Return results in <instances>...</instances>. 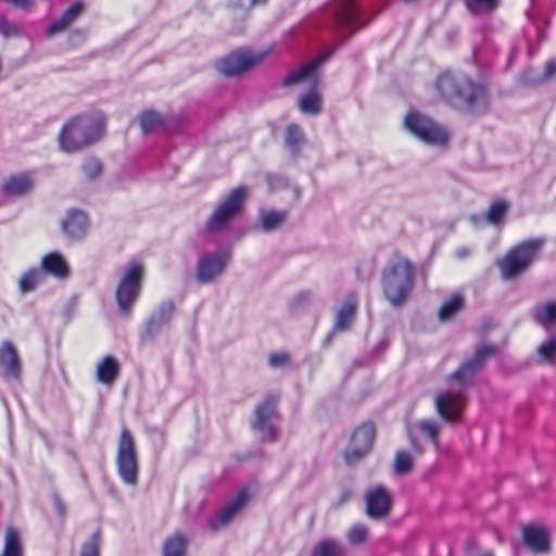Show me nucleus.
I'll use <instances>...</instances> for the list:
<instances>
[{
  "mask_svg": "<svg viewBox=\"0 0 556 556\" xmlns=\"http://www.w3.org/2000/svg\"><path fill=\"white\" fill-rule=\"evenodd\" d=\"M494 353L495 349L490 344L479 346L475 354L450 376V390L437 393L434 407L444 421L453 424L459 420L466 401L465 391L470 386L472 377Z\"/></svg>",
  "mask_w": 556,
  "mask_h": 556,
  "instance_id": "f257e3e1",
  "label": "nucleus"
},
{
  "mask_svg": "<svg viewBox=\"0 0 556 556\" xmlns=\"http://www.w3.org/2000/svg\"><path fill=\"white\" fill-rule=\"evenodd\" d=\"M104 122L102 114L81 115L72 118L60 132L61 150L72 153L94 143L104 134Z\"/></svg>",
  "mask_w": 556,
  "mask_h": 556,
  "instance_id": "f03ea898",
  "label": "nucleus"
},
{
  "mask_svg": "<svg viewBox=\"0 0 556 556\" xmlns=\"http://www.w3.org/2000/svg\"><path fill=\"white\" fill-rule=\"evenodd\" d=\"M414 285V268L406 258L396 256L382 271L381 288L384 299L392 307H401Z\"/></svg>",
  "mask_w": 556,
  "mask_h": 556,
  "instance_id": "7ed1b4c3",
  "label": "nucleus"
},
{
  "mask_svg": "<svg viewBox=\"0 0 556 556\" xmlns=\"http://www.w3.org/2000/svg\"><path fill=\"white\" fill-rule=\"evenodd\" d=\"M329 58V53H324L305 64L298 70L289 73L283 79V86H293L300 83L308 85L312 90L302 96L299 100V108L302 113L308 115H316L321 110L320 96L317 92L319 85L318 67Z\"/></svg>",
  "mask_w": 556,
  "mask_h": 556,
  "instance_id": "20e7f679",
  "label": "nucleus"
},
{
  "mask_svg": "<svg viewBox=\"0 0 556 556\" xmlns=\"http://www.w3.org/2000/svg\"><path fill=\"white\" fill-rule=\"evenodd\" d=\"M405 129L427 146L443 147L448 142L447 129L418 111H409L404 118Z\"/></svg>",
  "mask_w": 556,
  "mask_h": 556,
  "instance_id": "39448f33",
  "label": "nucleus"
},
{
  "mask_svg": "<svg viewBox=\"0 0 556 556\" xmlns=\"http://www.w3.org/2000/svg\"><path fill=\"white\" fill-rule=\"evenodd\" d=\"M143 266L138 262L125 265L115 289V300L122 314L130 315L141 292Z\"/></svg>",
  "mask_w": 556,
  "mask_h": 556,
  "instance_id": "423d86ee",
  "label": "nucleus"
},
{
  "mask_svg": "<svg viewBox=\"0 0 556 556\" xmlns=\"http://www.w3.org/2000/svg\"><path fill=\"white\" fill-rule=\"evenodd\" d=\"M543 242L542 239H529L510 249L498 263L503 277L513 279L527 270L538 257Z\"/></svg>",
  "mask_w": 556,
  "mask_h": 556,
  "instance_id": "0eeeda50",
  "label": "nucleus"
},
{
  "mask_svg": "<svg viewBox=\"0 0 556 556\" xmlns=\"http://www.w3.org/2000/svg\"><path fill=\"white\" fill-rule=\"evenodd\" d=\"M116 469L121 480L129 486L138 483L139 462L136 443L127 428H123L116 447Z\"/></svg>",
  "mask_w": 556,
  "mask_h": 556,
  "instance_id": "6e6552de",
  "label": "nucleus"
},
{
  "mask_svg": "<svg viewBox=\"0 0 556 556\" xmlns=\"http://www.w3.org/2000/svg\"><path fill=\"white\" fill-rule=\"evenodd\" d=\"M248 195L249 188L245 186H239L230 190L229 193L220 200L207 219L206 229L210 232L223 230L232 218L240 214Z\"/></svg>",
  "mask_w": 556,
  "mask_h": 556,
  "instance_id": "1a4fd4ad",
  "label": "nucleus"
},
{
  "mask_svg": "<svg viewBox=\"0 0 556 556\" xmlns=\"http://www.w3.org/2000/svg\"><path fill=\"white\" fill-rule=\"evenodd\" d=\"M332 24L344 33H353L368 22V15L356 0H334L330 7Z\"/></svg>",
  "mask_w": 556,
  "mask_h": 556,
  "instance_id": "9d476101",
  "label": "nucleus"
},
{
  "mask_svg": "<svg viewBox=\"0 0 556 556\" xmlns=\"http://www.w3.org/2000/svg\"><path fill=\"white\" fill-rule=\"evenodd\" d=\"M231 253L225 249L203 253L197 262L195 279L201 285L215 282L230 262Z\"/></svg>",
  "mask_w": 556,
  "mask_h": 556,
  "instance_id": "9b49d317",
  "label": "nucleus"
},
{
  "mask_svg": "<svg viewBox=\"0 0 556 556\" xmlns=\"http://www.w3.org/2000/svg\"><path fill=\"white\" fill-rule=\"evenodd\" d=\"M456 110L471 116L486 113L490 109V94L486 87L468 78V87L462 89Z\"/></svg>",
  "mask_w": 556,
  "mask_h": 556,
  "instance_id": "f8f14e48",
  "label": "nucleus"
},
{
  "mask_svg": "<svg viewBox=\"0 0 556 556\" xmlns=\"http://www.w3.org/2000/svg\"><path fill=\"white\" fill-rule=\"evenodd\" d=\"M176 314V305L172 300L162 301L150 314L140 331L143 343L153 341L166 329Z\"/></svg>",
  "mask_w": 556,
  "mask_h": 556,
  "instance_id": "ddd939ff",
  "label": "nucleus"
},
{
  "mask_svg": "<svg viewBox=\"0 0 556 556\" xmlns=\"http://www.w3.org/2000/svg\"><path fill=\"white\" fill-rule=\"evenodd\" d=\"M469 76L446 71L438 75L434 80V89L442 101L456 110L462 89L468 87Z\"/></svg>",
  "mask_w": 556,
  "mask_h": 556,
  "instance_id": "4468645a",
  "label": "nucleus"
},
{
  "mask_svg": "<svg viewBox=\"0 0 556 556\" xmlns=\"http://www.w3.org/2000/svg\"><path fill=\"white\" fill-rule=\"evenodd\" d=\"M278 400L279 396L277 394H267L254 410L252 428L258 432L263 439L268 441H274L276 438L273 420L276 416Z\"/></svg>",
  "mask_w": 556,
  "mask_h": 556,
  "instance_id": "2eb2a0df",
  "label": "nucleus"
},
{
  "mask_svg": "<svg viewBox=\"0 0 556 556\" xmlns=\"http://www.w3.org/2000/svg\"><path fill=\"white\" fill-rule=\"evenodd\" d=\"M375 439V429L371 424H364L356 428L351 437L350 446L344 453V459L352 465L359 462L370 450Z\"/></svg>",
  "mask_w": 556,
  "mask_h": 556,
  "instance_id": "dca6fc26",
  "label": "nucleus"
},
{
  "mask_svg": "<svg viewBox=\"0 0 556 556\" xmlns=\"http://www.w3.org/2000/svg\"><path fill=\"white\" fill-rule=\"evenodd\" d=\"M264 56V53L235 51L219 61L218 70L226 76H236L261 62Z\"/></svg>",
  "mask_w": 556,
  "mask_h": 556,
  "instance_id": "f3484780",
  "label": "nucleus"
},
{
  "mask_svg": "<svg viewBox=\"0 0 556 556\" xmlns=\"http://www.w3.org/2000/svg\"><path fill=\"white\" fill-rule=\"evenodd\" d=\"M249 498L248 492L240 490L218 513L208 519V528L216 532L228 526L244 507Z\"/></svg>",
  "mask_w": 556,
  "mask_h": 556,
  "instance_id": "a211bd4d",
  "label": "nucleus"
},
{
  "mask_svg": "<svg viewBox=\"0 0 556 556\" xmlns=\"http://www.w3.org/2000/svg\"><path fill=\"white\" fill-rule=\"evenodd\" d=\"M392 506V498L383 486H376L366 494V513L372 519L383 518Z\"/></svg>",
  "mask_w": 556,
  "mask_h": 556,
  "instance_id": "6ab92c4d",
  "label": "nucleus"
},
{
  "mask_svg": "<svg viewBox=\"0 0 556 556\" xmlns=\"http://www.w3.org/2000/svg\"><path fill=\"white\" fill-rule=\"evenodd\" d=\"M525 544L534 553H546L549 549V534L540 526H526L522 528Z\"/></svg>",
  "mask_w": 556,
  "mask_h": 556,
  "instance_id": "aec40b11",
  "label": "nucleus"
},
{
  "mask_svg": "<svg viewBox=\"0 0 556 556\" xmlns=\"http://www.w3.org/2000/svg\"><path fill=\"white\" fill-rule=\"evenodd\" d=\"M88 228V219L84 212L72 210L62 222L64 233L71 239H81Z\"/></svg>",
  "mask_w": 556,
  "mask_h": 556,
  "instance_id": "412c9836",
  "label": "nucleus"
},
{
  "mask_svg": "<svg viewBox=\"0 0 556 556\" xmlns=\"http://www.w3.org/2000/svg\"><path fill=\"white\" fill-rule=\"evenodd\" d=\"M0 366L8 378L17 379L21 374V363L17 352L11 342H3L0 346Z\"/></svg>",
  "mask_w": 556,
  "mask_h": 556,
  "instance_id": "4be33fe9",
  "label": "nucleus"
},
{
  "mask_svg": "<svg viewBox=\"0 0 556 556\" xmlns=\"http://www.w3.org/2000/svg\"><path fill=\"white\" fill-rule=\"evenodd\" d=\"M34 187L30 174L20 173L10 176L2 185V192L7 197H21L28 193Z\"/></svg>",
  "mask_w": 556,
  "mask_h": 556,
  "instance_id": "5701e85b",
  "label": "nucleus"
},
{
  "mask_svg": "<svg viewBox=\"0 0 556 556\" xmlns=\"http://www.w3.org/2000/svg\"><path fill=\"white\" fill-rule=\"evenodd\" d=\"M357 300L354 294H349L336 313L333 331H345L354 320Z\"/></svg>",
  "mask_w": 556,
  "mask_h": 556,
  "instance_id": "b1692460",
  "label": "nucleus"
},
{
  "mask_svg": "<svg viewBox=\"0 0 556 556\" xmlns=\"http://www.w3.org/2000/svg\"><path fill=\"white\" fill-rule=\"evenodd\" d=\"M84 3L77 1L71 4L63 14L54 20L47 28V34L53 36L66 29L84 12Z\"/></svg>",
  "mask_w": 556,
  "mask_h": 556,
  "instance_id": "393cba45",
  "label": "nucleus"
},
{
  "mask_svg": "<svg viewBox=\"0 0 556 556\" xmlns=\"http://www.w3.org/2000/svg\"><path fill=\"white\" fill-rule=\"evenodd\" d=\"M40 270L42 274L46 273L60 279H63L68 275V266L65 260L56 252L48 253L42 257Z\"/></svg>",
  "mask_w": 556,
  "mask_h": 556,
  "instance_id": "a878e982",
  "label": "nucleus"
},
{
  "mask_svg": "<svg viewBox=\"0 0 556 556\" xmlns=\"http://www.w3.org/2000/svg\"><path fill=\"white\" fill-rule=\"evenodd\" d=\"M119 365L113 356H105L97 365V379L104 384H111L118 375Z\"/></svg>",
  "mask_w": 556,
  "mask_h": 556,
  "instance_id": "bb28decb",
  "label": "nucleus"
},
{
  "mask_svg": "<svg viewBox=\"0 0 556 556\" xmlns=\"http://www.w3.org/2000/svg\"><path fill=\"white\" fill-rule=\"evenodd\" d=\"M187 545V536L177 532L164 541L162 556H186Z\"/></svg>",
  "mask_w": 556,
  "mask_h": 556,
  "instance_id": "cd10ccee",
  "label": "nucleus"
},
{
  "mask_svg": "<svg viewBox=\"0 0 556 556\" xmlns=\"http://www.w3.org/2000/svg\"><path fill=\"white\" fill-rule=\"evenodd\" d=\"M533 318L536 324L544 328L556 325V302H547L536 306L533 311Z\"/></svg>",
  "mask_w": 556,
  "mask_h": 556,
  "instance_id": "c85d7f7f",
  "label": "nucleus"
},
{
  "mask_svg": "<svg viewBox=\"0 0 556 556\" xmlns=\"http://www.w3.org/2000/svg\"><path fill=\"white\" fill-rule=\"evenodd\" d=\"M464 307V296L455 293L445 300L439 309V319L447 321L452 319Z\"/></svg>",
  "mask_w": 556,
  "mask_h": 556,
  "instance_id": "c756f323",
  "label": "nucleus"
},
{
  "mask_svg": "<svg viewBox=\"0 0 556 556\" xmlns=\"http://www.w3.org/2000/svg\"><path fill=\"white\" fill-rule=\"evenodd\" d=\"M287 219L283 211L262 210L260 212V224L264 231H273L281 226Z\"/></svg>",
  "mask_w": 556,
  "mask_h": 556,
  "instance_id": "7c9ffc66",
  "label": "nucleus"
},
{
  "mask_svg": "<svg viewBox=\"0 0 556 556\" xmlns=\"http://www.w3.org/2000/svg\"><path fill=\"white\" fill-rule=\"evenodd\" d=\"M42 277L43 274L38 268H31L25 271L18 280V289L21 293L25 294L33 291L36 288V286L40 282Z\"/></svg>",
  "mask_w": 556,
  "mask_h": 556,
  "instance_id": "2f4dec72",
  "label": "nucleus"
},
{
  "mask_svg": "<svg viewBox=\"0 0 556 556\" xmlns=\"http://www.w3.org/2000/svg\"><path fill=\"white\" fill-rule=\"evenodd\" d=\"M508 204L504 200L494 201L484 214L485 220L494 226L500 225L507 212Z\"/></svg>",
  "mask_w": 556,
  "mask_h": 556,
  "instance_id": "473e14b6",
  "label": "nucleus"
},
{
  "mask_svg": "<svg viewBox=\"0 0 556 556\" xmlns=\"http://www.w3.org/2000/svg\"><path fill=\"white\" fill-rule=\"evenodd\" d=\"M162 116L154 111H146L139 118V125L144 135L156 131L162 127Z\"/></svg>",
  "mask_w": 556,
  "mask_h": 556,
  "instance_id": "72a5a7b5",
  "label": "nucleus"
},
{
  "mask_svg": "<svg viewBox=\"0 0 556 556\" xmlns=\"http://www.w3.org/2000/svg\"><path fill=\"white\" fill-rule=\"evenodd\" d=\"M466 9L475 15H483L498 7L500 0H464Z\"/></svg>",
  "mask_w": 556,
  "mask_h": 556,
  "instance_id": "f704fd0d",
  "label": "nucleus"
},
{
  "mask_svg": "<svg viewBox=\"0 0 556 556\" xmlns=\"http://www.w3.org/2000/svg\"><path fill=\"white\" fill-rule=\"evenodd\" d=\"M312 556H343V548L338 541L326 539L315 546Z\"/></svg>",
  "mask_w": 556,
  "mask_h": 556,
  "instance_id": "c9c22d12",
  "label": "nucleus"
},
{
  "mask_svg": "<svg viewBox=\"0 0 556 556\" xmlns=\"http://www.w3.org/2000/svg\"><path fill=\"white\" fill-rule=\"evenodd\" d=\"M285 142L292 154L298 153L303 143V134L299 126L291 124L287 127Z\"/></svg>",
  "mask_w": 556,
  "mask_h": 556,
  "instance_id": "e433bc0d",
  "label": "nucleus"
},
{
  "mask_svg": "<svg viewBox=\"0 0 556 556\" xmlns=\"http://www.w3.org/2000/svg\"><path fill=\"white\" fill-rule=\"evenodd\" d=\"M1 556H22L18 533L13 528L7 530Z\"/></svg>",
  "mask_w": 556,
  "mask_h": 556,
  "instance_id": "4c0bfd02",
  "label": "nucleus"
},
{
  "mask_svg": "<svg viewBox=\"0 0 556 556\" xmlns=\"http://www.w3.org/2000/svg\"><path fill=\"white\" fill-rule=\"evenodd\" d=\"M0 35L4 38L20 37L23 35L22 26L0 15Z\"/></svg>",
  "mask_w": 556,
  "mask_h": 556,
  "instance_id": "58836bf2",
  "label": "nucleus"
},
{
  "mask_svg": "<svg viewBox=\"0 0 556 556\" xmlns=\"http://www.w3.org/2000/svg\"><path fill=\"white\" fill-rule=\"evenodd\" d=\"M539 356L547 363H553L556 358V337L548 338L538 348Z\"/></svg>",
  "mask_w": 556,
  "mask_h": 556,
  "instance_id": "ea45409f",
  "label": "nucleus"
},
{
  "mask_svg": "<svg viewBox=\"0 0 556 556\" xmlns=\"http://www.w3.org/2000/svg\"><path fill=\"white\" fill-rule=\"evenodd\" d=\"M368 538V529L365 525L355 523L346 533V539L352 545L364 543Z\"/></svg>",
  "mask_w": 556,
  "mask_h": 556,
  "instance_id": "a19ab883",
  "label": "nucleus"
},
{
  "mask_svg": "<svg viewBox=\"0 0 556 556\" xmlns=\"http://www.w3.org/2000/svg\"><path fill=\"white\" fill-rule=\"evenodd\" d=\"M417 429L427 434L433 445H439L440 425L434 420H421Z\"/></svg>",
  "mask_w": 556,
  "mask_h": 556,
  "instance_id": "79ce46f5",
  "label": "nucleus"
},
{
  "mask_svg": "<svg viewBox=\"0 0 556 556\" xmlns=\"http://www.w3.org/2000/svg\"><path fill=\"white\" fill-rule=\"evenodd\" d=\"M413 466V458L409 453L405 451H399L394 459V470L399 475L407 473Z\"/></svg>",
  "mask_w": 556,
  "mask_h": 556,
  "instance_id": "37998d69",
  "label": "nucleus"
},
{
  "mask_svg": "<svg viewBox=\"0 0 556 556\" xmlns=\"http://www.w3.org/2000/svg\"><path fill=\"white\" fill-rule=\"evenodd\" d=\"M81 169L85 177L89 180H92L100 176L102 166L99 160L90 157L84 162Z\"/></svg>",
  "mask_w": 556,
  "mask_h": 556,
  "instance_id": "c03bdc74",
  "label": "nucleus"
},
{
  "mask_svg": "<svg viewBox=\"0 0 556 556\" xmlns=\"http://www.w3.org/2000/svg\"><path fill=\"white\" fill-rule=\"evenodd\" d=\"M556 76V58L549 59L543 68V72L540 76L533 79L534 84H544L549 81Z\"/></svg>",
  "mask_w": 556,
  "mask_h": 556,
  "instance_id": "a18cd8bd",
  "label": "nucleus"
},
{
  "mask_svg": "<svg viewBox=\"0 0 556 556\" xmlns=\"http://www.w3.org/2000/svg\"><path fill=\"white\" fill-rule=\"evenodd\" d=\"M314 300V296L311 292L303 291L294 295V298L290 302V308L293 312H298L307 305H309Z\"/></svg>",
  "mask_w": 556,
  "mask_h": 556,
  "instance_id": "49530a36",
  "label": "nucleus"
},
{
  "mask_svg": "<svg viewBox=\"0 0 556 556\" xmlns=\"http://www.w3.org/2000/svg\"><path fill=\"white\" fill-rule=\"evenodd\" d=\"M100 534L93 533L84 544L80 556H99Z\"/></svg>",
  "mask_w": 556,
  "mask_h": 556,
  "instance_id": "de8ad7c7",
  "label": "nucleus"
},
{
  "mask_svg": "<svg viewBox=\"0 0 556 556\" xmlns=\"http://www.w3.org/2000/svg\"><path fill=\"white\" fill-rule=\"evenodd\" d=\"M268 0H237L236 7L244 12H250L254 8L263 7Z\"/></svg>",
  "mask_w": 556,
  "mask_h": 556,
  "instance_id": "09e8293b",
  "label": "nucleus"
},
{
  "mask_svg": "<svg viewBox=\"0 0 556 556\" xmlns=\"http://www.w3.org/2000/svg\"><path fill=\"white\" fill-rule=\"evenodd\" d=\"M37 0H0L2 3L11 4L14 8L30 11Z\"/></svg>",
  "mask_w": 556,
  "mask_h": 556,
  "instance_id": "8fccbe9b",
  "label": "nucleus"
},
{
  "mask_svg": "<svg viewBox=\"0 0 556 556\" xmlns=\"http://www.w3.org/2000/svg\"><path fill=\"white\" fill-rule=\"evenodd\" d=\"M268 362L271 367H282L288 364L289 355L283 352L274 353L269 356Z\"/></svg>",
  "mask_w": 556,
  "mask_h": 556,
  "instance_id": "3c124183",
  "label": "nucleus"
},
{
  "mask_svg": "<svg viewBox=\"0 0 556 556\" xmlns=\"http://www.w3.org/2000/svg\"><path fill=\"white\" fill-rule=\"evenodd\" d=\"M407 435H408V440H409L413 451L417 454H421L424 448L416 438L415 427H413V426L407 427Z\"/></svg>",
  "mask_w": 556,
  "mask_h": 556,
  "instance_id": "603ef678",
  "label": "nucleus"
},
{
  "mask_svg": "<svg viewBox=\"0 0 556 556\" xmlns=\"http://www.w3.org/2000/svg\"><path fill=\"white\" fill-rule=\"evenodd\" d=\"M52 500H53V505H54V508H55L58 515L61 518H63L65 516V513H66V508H65L64 503L62 502L61 497L58 494H54Z\"/></svg>",
  "mask_w": 556,
  "mask_h": 556,
  "instance_id": "864d4df0",
  "label": "nucleus"
},
{
  "mask_svg": "<svg viewBox=\"0 0 556 556\" xmlns=\"http://www.w3.org/2000/svg\"><path fill=\"white\" fill-rule=\"evenodd\" d=\"M86 36H87V33L85 30L76 29V30L71 33L70 40L73 43H77L79 41H83L86 38Z\"/></svg>",
  "mask_w": 556,
  "mask_h": 556,
  "instance_id": "5fc2aeb1",
  "label": "nucleus"
},
{
  "mask_svg": "<svg viewBox=\"0 0 556 556\" xmlns=\"http://www.w3.org/2000/svg\"><path fill=\"white\" fill-rule=\"evenodd\" d=\"M468 255H469V250H468V248H459V249H457V251H456V256H457L458 258H465V257H467Z\"/></svg>",
  "mask_w": 556,
  "mask_h": 556,
  "instance_id": "6e6d98bb",
  "label": "nucleus"
}]
</instances>
